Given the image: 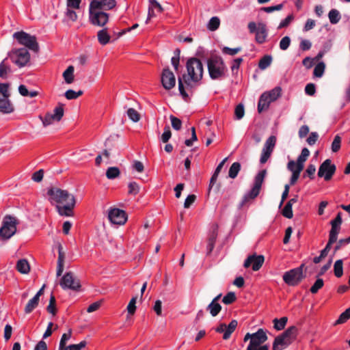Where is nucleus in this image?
Listing matches in <instances>:
<instances>
[{"label": "nucleus", "mask_w": 350, "mask_h": 350, "mask_svg": "<svg viewBox=\"0 0 350 350\" xmlns=\"http://www.w3.org/2000/svg\"><path fill=\"white\" fill-rule=\"evenodd\" d=\"M217 229L218 226L216 224H214L211 230L209 233L208 238V242L214 243H215V241L217 237Z\"/></svg>", "instance_id": "a18cd8bd"}, {"label": "nucleus", "mask_w": 350, "mask_h": 350, "mask_svg": "<svg viewBox=\"0 0 350 350\" xmlns=\"http://www.w3.org/2000/svg\"><path fill=\"white\" fill-rule=\"evenodd\" d=\"M108 219L114 224L123 225L127 220V215L123 210L113 208L109 210Z\"/></svg>", "instance_id": "dca6fc26"}, {"label": "nucleus", "mask_w": 350, "mask_h": 350, "mask_svg": "<svg viewBox=\"0 0 350 350\" xmlns=\"http://www.w3.org/2000/svg\"><path fill=\"white\" fill-rule=\"evenodd\" d=\"M282 214L284 217L288 218V219H291L293 216V209H292V206L290 205V203H286V205L284 206L282 211Z\"/></svg>", "instance_id": "603ef678"}, {"label": "nucleus", "mask_w": 350, "mask_h": 350, "mask_svg": "<svg viewBox=\"0 0 350 350\" xmlns=\"http://www.w3.org/2000/svg\"><path fill=\"white\" fill-rule=\"evenodd\" d=\"M20 44L24 45L25 47L34 52H38L39 45L35 36H31L23 31H16L13 34Z\"/></svg>", "instance_id": "6e6552de"}, {"label": "nucleus", "mask_w": 350, "mask_h": 350, "mask_svg": "<svg viewBox=\"0 0 350 350\" xmlns=\"http://www.w3.org/2000/svg\"><path fill=\"white\" fill-rule=\"evenodd\" d=\"M288 321V318L286 317H283L280 319H274L273 320V327L278 331L282 330L284 329Z\"/></svg>", "instance_id": "72a5a7b5"}, {"label": "nucleus", "mask_w": 350, "mask_h": 350, "mask_svg": "<svg viewBox=\"0 0 350 350\" xmlns=\"http://www.w3.org/2000/svg\"><path fill=\"white\" fill-rule=\"evenodd\" d=\"M293 14H289L286 18H285L280 22L278 27V29L287 27L290 25V23L293 21Z\"/></svg>", "instance_id": "5fc2aeb1"}, {"label": "nucleus", "mask_w": 350, "mask_h": 350, "mask_svg": "<svg viewBox=\"0 0 350 350\" xmlns=\"http://www.w3.org/2000/svg\"><path fill=\"white\" fill-rule=\"evenodd\" d=\"M245 114L244 106L243 104L240 103L237 105L234 110V115L237 120L241 119Z\"/></svg>", "instance_id": "6e6d98bb"}, {"label": "nucleus", "mask_w": 350, "mask_h": 350, "mask_svg": "<svg viewBox=\"0 0 350 350\" xmlns=\"http://www.w3.org/2000/svg\"><path fill=\"white\" fill-rule=\"evenodd\" d=\"M271 103L272 102L269 101V99L267 98V94H261L258 103V112L260 113L267 110Z\"/></svg>", "instance_id": "393cba45"}, {"label": "nucleus", "mask_w": 350, "mask_h": 350, "mask_svg": "<svg viewBox=\"0 0 350 350\" xmlns=\"http://www.w3.org/2000/svg\"><path fill=\"white\" fill-rule=\"evenodd\" d=\"M136 301H137V297H133L129 301L128 306H127V311L128 313L133 315L135 312L136 310Z\"/></svg>", "instance_id": "4d7b16f0"}, {"label": "nucleus", "mask_w": 350, "mask_h": 350, "mask_svg": "<svg viewBox=\"0 0 350 350\" xmlns=\"http://www.w3.org/2000/svg\"><path fill=\"white\" fill-rule=\"evenodd\" d=\"M10 96L9 85L8 83H0V112L2 113L8 114L14 111Z\"/></svg>", "instance_id": "0eeeda50"}, {"label": "nucleus", "mask_w": 350, "mask_h": 350, "mask_svg": "<svg viewBox=\"0 0 350 350\" xmlns=\"http://www.w3.org/2000/svg\"><path fill=\"white\" fill-rule=\"evenodd\" d=\"M170 119L171 120V124H172V128L176 131L180 130V129L182 127V121L179 118L174 116L172 115H171L170 116Z\"/></svg>", "instance_id": "de8ad7c7"}, {"label": "nucleus", "mask_w": 350, "mask_h": 350, "mask_svg": "<svg viewBox=\"0 0 350 350\" xmlns=\"http://www.w3.org/2000/svg\"><path fill=\"white\" fill-rule=\"evenodd\" d=\"M291 38L289 36H284L282 38V40L280 42V49L282 51H286L288 49L291 44Z\"/></svg>", "instance_id": "864d4df0"}, {"label": "nucleus", "mask_w": 350, "mask_h": 350, "mask_svg": "<svg viewBox=\"0 0 350 350\" xmlns=\"http://www.w3.org/2000/svg\"><path fill=\"white\" fill-rule=\"evenodd\" d=\"M183 79L182 77H178V90L180 92V94L183 96L184 99H187L188 98V94L185 90L184 85H183Z\"/></svg>", "instance_id": "052dcab7"}, {"label": "nucleus", "mask_w": 350, "mask_h": 350, "mask_svg": "<svg viewBox=\"0 0 350 350\" xmlns=\"http://www.w3.org/2000/svg\"><path fill=\"white\" fill-rule=\"evenodd\" d=\"M196 196L194 194L189 195L185 200L184 207L189 208L191 205L195 202Z\"/></svg>", "instance_id": "774afa93"}, {"label": "nucleus", "mask_w": 350, "mask_h": 350, "mask_svg": "<svg viewBox=\"0 0 350 350\" xmlns=\"http://www.w3.org/2000/svg\"><path fill=\"white\" fill-rule=\"evenodd\" d=\"M64 260H65V253L63 251V247L62 245H58V259H57V276L59 277L62 275L64 271Z\"/></svg>", "instance_id": "4be33fe9"}, {"label": "nucleus", "mask_w": 350, "mask_h": 350, "mask_svg": "<svg viewBox=\"0 0 350 350\" xmlns=\"http://www.w3.org/2000/svg\"><path fill=\"white\" fill-rule=\"evenodd\" d=\"M305 92L309 96H313L316 92V87L314 83H308L305 87Z\"/></svg>", "instance_id": "338daca9"}, {"label": "nucleus", "mask_w": 350, "mask_h": 350, "mask_svg": "<svg viewBox=\"0 0 350 350\" xmlns=\"http://www.w3.org/2000/svg\"><path fill=\"white\" fill-rule=\"evenodd\" d=\"M297 328L291 326L284 332L275 338L273 343V350H283L288 347L296 338Z\"/></svg>", "instance_id": "f03ea898"}, {"label": "nucleus", "mask_w": 350, "mask_h": 350, "mask_svg": "<svg viewBox=\"0 0 350 350\" xmlns=\"http://www.w3.org/2000/svg\"><path fill=\"white\" fill-rule=\"evenodd\" d=\"M324 282L323 279L318 278L314 284L310 288V292L312 294L317 293L319 289H321L323 286Z\"/></svg>", "instance_id": "3c124183"}, {"label": "nucleus", "mask_w": 350, "mask_h": 350, "mask_svg": "<svg viewBox=\"0 0 350 350\" xmlns=\"http://www.w3.org/2000/svg\"><path fill=\"white\" fill-rule=\"evenodd\" d=\"M127 116L133 122H137L140 120V114L133 108L127 110Z\"/></svg>", "instance_id": "c03bdc74"}, {"label": "nucleus", "mask_w": 350, "mask_h": 350, "mask_svg": "<svg viewBox=\"0 0 350 350\" xmlns=\"http://www.w3.org/2000/svg\"><path fill=\"white\" fill-rule=\"evenodd\" d=\"M46 310L49 313L55 316L57 313V308H56V300L55 296L51 294L49 299V305L46 307Z\"/></svg>", "instance_id": "e433bc0d"}, {"label": "nucleus", "mask_w": 350, "mask_h": 350, "mask_svg": "<svg viewBox=\"0 0 350 350\" xmlns=\"http://www.w3.org/2000/svg\"><path fill=\"white\" fill-rule=\"evenodd\" d=\"M237 324L238 323L236 320L231 321L228 326L225 323H221L215 329V331L218 333H224L223 339L228 340L230 338L231 334L234 332Z\"/></svg>", "instance_id": "aec40b11"}, {"label": "nucleus", "mask_w": 350, "mask_h": 350, "mask_svg": "<svg viewBox=\"0 0 350 350\" xmlns=\"http://www.w3.org/2000/svg\"><path fill=\"white\" fill-rule=\"evenodd\" d=\"M89 21L94 26L104 27L109 21V14L103 10L89 8Z\"/></svg>", "instance_id": "f8f14e48"}, {"label": "nucleus", "mask_w": 350, "mask_h": 350, "mask_svg": "<svg viewBox=\"0 0 350 350\" xmlns=\"http://www.w3.org/2000/svg\"><path fill=\"white\" fill-rule=\"evenodd\" d=\"M59 285L64 290L70 289L77 291L81 288L79 280L71 271H68L63 275Z\"/></svg>", "instance_id": "4468645a"}, {"label": "nucleus", "mask_w": 350, "mask_h": 350, "mask_svg": "<svg viewBox=\"0 0 350 350\" xmlns=\"http://www.w3.org/2000/svg\"><path fill=\"white\" fill-rule=\"evenodd\" d=\"M336 244L334 247L333 254L334 255L338 251L340 250L345 245H348L345 239H337Z\"/></svg>", "instance_id": "e2e57ef3"}, {"label": "nucleus", "mask_w": 350, "mask_h": 350, "mask_svg": "<svg viewBox=\"0 0 350 350\" xmlns=\"http://www.w3.org/2000/svg\"><path fill=\"white\" fill-rule=\"evenodd\" d=\"M265 261V257L262 255H250L244 262V267L248 268L252 265V269L254 271H258L262 266Z\"/></svg>", "instance_id": "6ab92c4d"}, {"label": "nucleus", "mask_w": 350, "mask_h": 350, "mask_svg": "<svg viewBox=\"0 0 350 350\" xmlns=\"http://www.w3.org/2000/svg\"><path fill=\"white\" fill-rule=\"evenodd\" d=\"M328 18L332 24H337L341 18V15L338 10L332 9L328 13Z\"/></svg>", "instance_id": "473e14b6"}, {"label": "nucleus", "mask_w": 350, "mask_h": 350, "mask_svg": "<svg viewBox=\"0 0 350 350\" xmlns=\"http://www.w3.org/2000/svg\"><path fill=\"white\" fill-rule=\"evenodd\" d=\"M120 170L117 167H110L107 170L106 176L108 179H114L119 176Z\"/></svg>", "instance_id": "ea45409f"}, {"label": "nucleus", "mask_w": 350, "mask_h": 350, "mask_svg": "<svg viewBox=\"0 0 350 350\" xmlns=\"http://www.w3.org/2000/svg\"><path fill=\"white\" fill-rule=\"evenodd\" d=\"M40 299L33 297L29 299L25 307V314H30L39 304Z\"/></svg>", "instance_id": "c85d7f7f"}, {"label": "nucleus", "mask_w": 350, "mask_h": 350, "mask_svg": "<svg viewBox=\"0 0 350 350\" xmlns=\"http://www.w3.org/2000/svg\"><path fill=\"white\" fill-rule=\"evenodd\" d=\"M172 137V132L169 126H165L164 132L161 135V139L163 143H167Z\"/></svg>", "instance_id": "bf43d9fd"}, {"label": "nucleus", "mask_w": 350, "mask_h": 350, "mask_svg": "<svg viewBox=\"0 0 350 350\" xmlns=\"http://www.w3.org/2000/svg\"><path fill=\"white\" fill-rule=\"evenodd\" d=\"M64 105L59 103L57 107L53 109V113H46L44 117L39 116L42 124L44 127L53 124L54 122H59L64 116Z\"/></svg>", "instance_id": "ddd939ff"}, {"label": "nucleus", "mask_w": 350, "mask_h": 350, "mask_svg": "<svg viewBox=\"0 0 350 350\" xmlns=\"http://www.w3.org/2000/svg\"><path fill=\"white\" fill-rule=\"evenodd\" d=\"M336 171V166L329 159L325 160L319 166L318 176L323 177L325 181L330 180Z\"/></svg>", "instance_id": "2eb2a0df"}, {"label": "nucleus", "mask_w": 350, "mask_h": 350, "mask_svg": "<svg viewBox=\"0 0 350 350\" xmlns=\"http://www.w3.org/2000/svg\"><path fill=\"white\" fill-rule=\"evenodd\" d=\"M334 273L336 277L341 278L343 275V260H337L334 265Z\"/></svg>", "instance_id": "f704fd0d"}, {"label": "nucleus", "mask_w": 350, "mask_h": 350, "mask_svg": "<svg viewBox=\"0 0 350 350\" xmlns=\"http://www.w3.org/2000/svg\"><path fill=\"white\" fill-rule=\"evenodd\" d=\"M337 241L336 239H332L329 237L328 241L323 250H322L321 252L323 253V254H325L327 256L329 252L330 251L332 248V245L335 243Z\"/></svg>", "instance_id": "0e129e2a"}, {"label": "nucleus", "mask_w": 350, "mask_h": 350, "mask_svg": "<svg viewBox=\"0 0 350 350\" xmlns=\"http://www.w3.org/2000/svg\"><path fill=\"white\" fill-rule=\"evenodd\" d=\"M282 89L280 87H275L269 92H265L262 94H267V98L269 101L273 102L281 96Z\"/></svg>", "instance_id": "bb28decb"}, {"label": "nucleus", "mask_w": 350, "mask_h": 350, "mask_svg": "<svg viewBox=\"0 0 350 350\" xmlns=\"http://www.w3.org/2000/svg\"><path fill=\"white\" fill-rule=\"evenodd\" d=\"M302 170H303L302 169H299L298 167H297V169H295V171L293 172V173H292V176L290 179V185H293L295 184V183L297 181V180L299 177L300 173Z\"/></svg>", "instance_id": "69168bd1"}, {"label": "nucleus", "mask_w": 350, "mask_h": 350, "mask_svg": "<svg viewBox=\"0 0 350 350\" xmlns=\"http://www.w3.org/2000/svg\"><path fill=\"white\" fill-rule=\"evenodd\" d=\"M236 300V295L234 292L228 293L222 299V302L226 305L231 304Z\"/></svg>", "instance_id": "8fccbe9b"}, {"label": "nucleus", "mask_w": 350, "mask_h": 350, "mask_svg": "<svg viewBox=\"0 0 350 350\" xmlns=\"http://www.w3.org/2000/svg\"><path fill=\"white\" fill-rule=\"evenodd\" d=\"M187 75L183 74V79L187 85H190L191 81L198 82L203 77V65L200 59L196 57L189 59L186 64Z\"/></svg>", "instance_id": "f257e3e1"}, {"label": "nucleus", "mask_w": 350, "mask_h": 350, "mask_svg": "<svg viewBox=\"0 0 350 350\" xmlns=\"http://www.w3.org/2000/svg\"><path fill=\"white\" fill-rule=\"evenodd\" d=\"M207 68L210 77L213 80L220 79L225 76L226 66L219 56H212L207 59Z\"/></svg>", "instance_id": "7ed1b4c3"}, {"label": "nucleus", "mask_w": 350, "mask_h": 350, "mask_svg": "<svg viewBox=\"0 0 350 350\" xmlns=\"http://www.w3.org/2000/svg\"><path fill=\"white\" fill-rule=\"evenodd\" d=\"M139 191V186L136 182H131L129 185V193L137 195Z\"/></svg>", "instance_id": "680f3d73"}, {"label": "nucleus", "mask_w": 350, "mask_h": 350, "mask_svg": "<svg viewBox=\"0 0 350 350\" xmlns=\"http://www.w3.org/2000/svg\"><path fill=\"white\" fill-rule=\"evenodd\" d=\"M272 62V57L271 55H265L259 62L258 67L261 70H265L268 68Z\"/></svg>", "instance_id": "58836bf2"}, {"label": "nucleus", "mask_w": 350, "mask_h": 350, "mask_svg": "<svg viewBox=\"0 0 350 350\" xmlns=\"http://www.w3.org/2000/svg\"><path fill=\"white\" fill-rule=\"evenodd\" d=\"M161 83L163 87L167 90L172 89L175 86V76L168 67L163 70L161 75Z\"/></svg>", "instance_id": "a211bd4d"}, {"label": "nucleus", "mask_w": 350, "mask_h": 350, "mask_svg": "<svg viewBox=\"0 0 350 350\" xmlns=\"http://www.w3.org/2000/svg\"><path fill=\"white\" fill-rule=\"evenodd\" d=\"M76 203L72 202L70 204H64V206L57 205L56 208L58 213L62 216H72L73 209Z\"/></svg>", "instance_id": "5701e85b"}, {"label": "nucleus", "mask_w": 350, "mask_h": 350, "mask_svg": "<svg viewBox=\"0 0 350 350\" xmlns=\"http://www.w3.org/2000/svg\"><path fill=\"white\" fill-rule=\"evenodd\" d=\"M350 319V307L345 310L336 321V324H341Z\"/></svg>", "instance_id": "49530a36"}, {"label": "nucleus", "mask_w": 350, "mask_h": 350, "mask_svg": "<svg viewBox=\"0 0 350 350\" xmlns=\"http://www.w3.org/2000/svg\"><path fill=\"white\" fill-rule=\"evenodd\" d=\"M341 137L337 135L334 137V139L332 143V151L333 152H337L340 149Z\"/></svg>", "instance_id": "09e8293b"}, {"label": "nucleus", "mask_w": 350, "mask_h": 350, "mask_svg": "<svg viewBox=\"0 0 350 350\" xmlns=\"http://www.w3.org/2000/svg\"><path fill=\"white\" fill-rule=\"evenodd\" d=\"M241 170V164L239 162L233 163L230 167L228 176L231 178H235Z\"/></svg>", "instance_id": "c9c22d12"}, {"label": "nucleus", "mask_w": 350, "mask_h": 350, "mask_svg": "<svg viewBox=\"0 0 350 350\" xmlns=\"http://www.w3.org/2000/svg\"><path fill=\"white\" fill-rule=\"evenodd\" d=\"M97 38L98 42L101 45H106L110 41V36L107 32V28L103 27L97 33Z\"/></svg>", "instance_id": "b1692460"}, {"label": "nucleus", "mask_w": 350, "mask_h": 350, "mask_svg": "<svg viewBox=\"0 0 350 350\" xmlns=\"http://www.w3.org/2000/svg\"><path fill=\"white\" fill-rule=\"evenodd\" d=\"M276 143V137L274 135L270 136L265 142L264 147L262 148L263 150L268 151L269 152L272 153L273 148L275 146Z\"/></svg>", "instance_id": "7c9ffc66"}, {"label": "nucleus", "mask_w": 350, "mask_h": 350, "mask_svg": "<svg viewBox=\"0 0 350 350\" xmlns=\"http://www.w3.org/2000/svg\"><path fill=\"white\" fill-rule=\"evenodd\" d=\"M16 268L22 274H27L30 271V265L26 259L18 260Z\"/></svg>", "instance_id": "a878e982"}, {"label": "nucleus", "mask_w": 350, "mask_h": 350, "mask_svg": "<svg viewBox=\"0 0 350 350\" xmlns=\"http://www.w3.org/2000/svg\"><path fill=\"white\" fill-rule=\"evenodd\" d=\"M71 336V329H69L68 333H65L62 336L59 345V350H66V348L68 347L66 346V342L70 340Z\"/></svg>", "instance_id": "4c0bfd02"}, {"label": "nucleus", "mask_w": 350, "mask_h": 350, "mask_svg": "<svg viewBox=\"0 0 350 350\" xmlns=\"http://www.w3.org/2000/svg\"><path fill=\"white\" fill-rule=\"evenodd\" d=\"M341 226L331 224V230L329 232V237L337 241L338 236L340 232Z\"/></svg>", "instance_id": "37998d69"}, {"label": "nucleus", "mask_w": 350, "mask_h": 350, "mask_svg": "<svg viewBox=\"0 0 350 350\" xmlns=\"http://www.w3.org/2000/svg\"><path fill=\"white\" fill-rule=\"evenodd\" d=\"M266 174L267 170H262L256 176L254 187L247 194L243 196V200L241 203V206L258 196Z\"/></svg>", "instance_id": "1a4fd4ad"}, {"label": "nucleus", "mask_w": 350, "mask_h": 350, "mask_svg": "<svg viewBox=\"0 0 350 350\" xmlns=\"http://www.w3.org/2000/svg\"><path fill=\"white\" fill-rule=\"evenodd\" d=\"M241 51V47H237V48L232 49V48H229L228 46H224L222 49L223 53L227 54L229 55H232V56L235 55Z\"/></svg>", "instance_id": "13d9d810"}, {"label": "nucleus", "mask_w": 350, "mask_h": 350, "mask_svg": "<svg viewBox=\"0 0 350 350\" xmlns=\"http://www.w3.org/2000/svg\"><path fill=\"white\" fill-rule=\"evenodd\" d=\"M247 27L250 33H255V41L258 44L265 42L267 36L268 29L267 25L264 23L250 22Z\"/></svg>", "instance_id": "9d476101"}, {"label": "nucleus", "mask_w": 350, "mask_h": 350, "mask_svg": "<svg viewBox=\"0 0 350 350\" xmlns=\"http://www.w3.org/2000/svg\"><path fill=\"white\" fill-rule=\"evenodd\" d=\"M325 64L321 62L318 63L314 67L313 75L316 77H321L325 72Z\"/></svg>", "instance_id": "79ce46f5"}, {"label": "nucleus", "mask_w": 350, "mask_h": 350, "mask_svg": "<svg viewBox=\"0 0 350 350\" xmlns=\"http://www.w3.org/2000/svg\"><path fill=\"white\" fill-rule=\"evenodd\" d=\"M7 57L19 68H22L29 62L30 53L25 48L12 49L8 52Z\"/></svg>", "instance_id": "423d86ee"}, {"label": "nucleus", "mask_w": 350, "mask_h": 350, "mask_svg": "<svg viewBox=\"0 0 350 350\" xmlns=\"http://www.w3.org/2000/svg\"><path fill=\"white\" fill-rule=\"evenodd\" d=\"M47 194L49 196V200L51 203L53 202L64 204H70L72 202L76 203L74 195L69 193L67 190L52 187L48 189Z\"/></svg>", "instance_id": "20e7f679"}, {"label": "nucleus", "mask_w": 350, "mask_h": 350, "mask_svg": "<svg viewBox=\"0 0 350 350\" xmlns=\"http://www.w3.org/2000/svg\"><path fill=\"white\" fill-rule=\"evenodd\" d=\"M304 264H301L299 267L291 269L283 275V280L289 286H296L299 284L305 278L303 273Z\"/></svg>", "instance_id": "9b49d317"}, {"label": "nucleus", "mask_w": 350, "mask_h": 350, "mask_svg": "<svg viewBox=\"0 0 350 350\" xmlns=\"http://www.w3.org/2000/svg\"><path fill=\"white\" fill-rule=\"evenodd\" d=\"M74 66H69L67 69L63 72V77L65 82L68 84H70L74 81Z\"/></svg>", "instance_id": "c756f323"}, {"label": "nucleus", "mask_w": 350, "mask_h": 350, "mask_svg": "<svg viewBox=\"0 0 350 350\" xmlns=\"http://www.w3.org/2000/svg\"><path fill=\"white\" fill-rule=\"evenodd\" d=\"M19 220L10 215H6L0 228V236L3 239H9L16 232V226Z\"/></svg>", "instance_id": "39448f33"}, {"label": "nucleus", "mask_w": 350, "mask_h": 350, "mask_svg": "<svg viewBox=\"0 0 350 350\" xmlns=\"http://www.w3.org/2000/svg\"><path fill=\"white\" fill-rule=\"evenodd\" d=\"M116 5L115 0H92L90 3V8L103 10H111Z\"/></svg>", "instance_id": "412c9836"}, {"label": "nucleus", "mask_w": 350, "mask_h": 350, "mask_svg": "<svg viewBox=\"0 0 350 350\" xmlns=\"http://www.w3.org/2000/svg\"><path fill=\"white\" fill-rule=\"evenodd\" d=\"M206 310L210 312L212 317H216L221 310V306L219 303L211 301L206 307Z\"/></svg>", "instance_id": "2f4dec72"}, {"label": "nucleus", "mask_w": 350, "mask_h": 350, "mask_svg": "<svg viewBox=\"0 0 350 350\" xmlns=\"http://www.w3.org/2000/svg\"><path fill=\"white\" fill-rule=\"evenodd\" d=\"M8 57L0 63V77L6 79L8 74L11 72L10 66L7 63Z\"/></svg>", "instance_id": "cd10ccee"}, {"label": "nucleus", "mask_w": 350, "mask_h": 350, "mask_svg": "<svg viewBox=\"0 0 350 350\" xmlns=\"http://www.w3.org/2000/svg\"><path fill=\"white\" fill-rule=\"evenodd\" d=\"M252 336L246 350H252L258 347L266 342L268 338L266 332L262 329H258L256 332L253 334Z\"/></svg>", "instance_id": "f3484780"}, {"label": "nucleus", "mask_w": 350, "mask_h": 350, "mask_svg": "<svg viewBox=\"0 0 350 350\" xmlns=\"http://www.w3.org/2000/svg\"><path fill=\"white\" fill-rule=\"evenodd\" d=\"M219 25H220L219 18L217 16H213L210 19V21L208 23V25H207V28L210 31H213L217 30L219 28Z\"/></svg>", "instance_id": "a19ab883"}]
</instances>
